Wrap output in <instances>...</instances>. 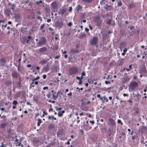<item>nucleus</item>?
I'll return each instance as SVG.
<instances>
[{"label":"nucleus","mask_w":147,"mask_h":147,"mask_svg":"<svg viewBox=\"0 0 147 147\" xmlns=\"http://www.w3.org/2000/svg\"><path fill=\"white\" fill-rule=\"evenodd\" d=\"M94 20L96 23V25L97 26H100L101 25L103 21L102 19L99 16H96L94 18Z\"/></svg>","instance_id":"obj_1"},{"label":"nucleus","mask_w":147,"mask_h":147,"mask_svg":"<svg viewBox=\"0 0 147 147\" xmlns=\"http://www.w3.org/2000/svg\"><path fill=\"white\" fill-rule=\"evenodd\" d=\"M138 86V84L135 82H132L129 83V87L132 90H134Z\"/></svg>","instance_id":"obj_2"},{"label":"nucleus","mask_w":147,"mask_h":147,"mask_svg":"<svg viewBox=\"0 0 147 147\" xmlns=\"http://www.w3.org/2000/svg\"><path fill=\"white\" fill-rule=\"evenodd\" d=\"M51 7L54 12H57L58 7V3L56 1L53 2L51 4Z\"/></svg>","instance_id":"obj_3"},{"label":"nucleus","mask_w":147,"mask_h":147,"mask_svg":"<svg viewBox=\"0 0 147 147\" xmlns=\"http://www.w3.org/2000/svg\"><path fill=\"white\" fill-rule=\"evenodd\" d=\"M46 42V39L45 38L42 37L40 39L39 41L37 43V44L39 46H42L45 45Z\"/></svg>","instance_id":"obj_4"},{"label":"nucleus","mask_w":147,"mask_h":147,"mask_svg":"<svg viewBox=\"0 0 147 147\" xmlns=\"http://www.w3.org/2000/svg\"><path fill=\"white\" fill-rule=\"evenodd\" d=\"M98 41L97 38L96 37H94L91 40L90 44L92 45L95 46L97 43Z\"/></svg>","instance_id":"obj_5"},{"label":"nucleus","mask_w":147,"mask_h":147,"mask_svg":"<svg viewBox=\"0 0 147 147\" xmlns=\"http://www.w3.org/2000/svg\"><path fill=\"white\" fill-rule=\"evenodd\" d=\"M78 71V69L76 67H73L71 68L69 70L70 73L71 75L76 74Z\"/></svg>","instance_id":"obj_6"},{"label":"nucleus","mask_w":147,"mask_h":147,"mask_svg":"<svg viewBox=\"0 0 147 147\" xmlns=\"http://www.w3.org/2000/svg\"><path fill=\"white\" fill-rule=\"evenodd\" d=\"M109 123V125L114 126L116 125V123L114 120L111 118H109L108 120Z\"/></svg>","instance_id":"obj_7"},{"label":"nucleus","mask_w":147,"mask_h":147,"mask_svg":"<svg viewBox=\"0 0 147 147\" xmlns=\"http://www.w3.org/2000/svg\"><path fill=\"white\" fill-rule=\"evenodd\" d=\"M11 75L13 78H17L20 76L19 74L16 71L13 72Z\"/></svg>","instance_id":"obj_8"},{"label":"nucleus","mask_w":147,"mask_h":147,"mask_svg":"<svg viewBox=\"0 0 147 147\" xmlns=\"http://www.w3.org/2000/svg\"><path fill=\"white\" fill-rule=\"evenodd\" d=\"M55 25L56 27L61 28L63 25V23L61 21H58L55 23Z\"/></svg>","instance_id":"obj_9"},{"label":"nucleus","mask_w":147,"mask_h":147,"mask_svg":"<svg viewBox=\"0 0 147 147\" xmlns=\"http://www.w3.org/2000/svg\"><path fill=\"white\" fill-rule=\"evenodd\" d=\"M131 79V77L127 76L125 77L123 79L122 82L123 83H125L128 82Z\"/></svg>","instance_id":"obj_10"},{"label":"nucleus","mask_w":147,"mask_h":147,"mask_svg":"<svg viewBox=\"0 0 147 147\" xmlns=\"http://www.w3.org/2000/svg\"><path fill=\"white\" fill-rule=\"evenodd\" d=\"M70 51L71 53H78L79 52L78 50L76 49H72Z\"/></svg>","instance_id":"obj_11"},{"label":"nucleus","mask_w":147,"mask_h":147,"mask_svg":"<svg viewBox=\"0 0 147 147\" xmlns=\"http://www.w3.org/2000/svg\"><path fill=\"white\" fill-rule=\"evenodd\" d=\"M10 13H11V14H12V13H11L10 10H9V9H7L5 11V14L7 16H10Z\"/></svg>","instance_id":"obj_12"},{"label":"nucleus","mask_w":147,"mask_h":147,"mask_svg":"<svg viewBox=\"0 0 147 147\" xmlns=\"http://www.w3.org/2000/svg\"><path fill=\"white\" fill-rule=\"evenodd\" d=\"M47 50V48L44 47L39 49V52H40L42 53L46 51Z\"/></svg>","instance_id":"obj_13"},{"label":"nucleus","mask_w":147,"mask_h":147,"mask_svg":"<svg viewBox=\"0 0 147 147\" xmlns=\"http://www.w3.org/2000/svg\"><path fill=\"white\" fill-rule=\"evenodd\" d=\"M66 10L65 9H60V11L59 12V14L63 15L64 13L65 12Z\"/></svg>","instance_id":"obj_14"},{"label":"nucleus","mask_w":147,"mask_h":147,"mask_svg":"<svg viewBox=\"0 0 147 147\" xmlns=\"http://www.w3.org/2000/svg\"><path fill=\"white\" fill-rule=\"evenodd\" d=\"M7 124L5 123H3L0 124V128L2 129H4L5 128Z\"/></svg>","instance_id":"obj_15"},{"label":"nucleus","mask_w":147,"mask_h":147,"mask_svg":"<svg viewBox=\"0 0 147 147\" xmlns=\"http://www.w3.org/2000/svg\"><path fill=\"white\" fill-rule=\"evenodd\" d=\"M43 70L45 72H47L49 70V66L48 65H47L46 67H44L43 68Z\"/></svg>","instance_id":"obj_16"},{"label":"nucleus","mask_w":147,"mask_h":147,"mask_svg":"<svg viewBox=\"0 0 147 147\" xmlns=\"http://www.w3.org/2000/svg\"><path fill=\"white\" fill-rule=\"evenodd\" d=\"M14 17L16 19L19 20L20 18V16L19 13L14 14Z\"/></svg>","instance_id":"obj_17"},{"label":"nucleus","mask_w":147,"mask_h":147,"mask_svg":"<svg viewBox=\"0 0 147 147\" xmlns=\"http://www.w3.org/2000/svg\"><path fill=\"white\" fill-rule=\"evenodd\" d=\"M53 98L55 100H56L57 98V94H56V92H53Z\"/></svg>","instance_id":"obj_18"},{"label":"nucleus","mask_w":147,"mask_h":147,"mask_svg":"<svg viewBox=\"0 0 147 147\" xmlns=\"http://www.w3.org/2000/svg\"><path fill=\"white\" fill-rule=\"evenodd\" d=\"M82 6L80 5H78L77 6L76 8V10L78 12L79 10L82 8Z\"/></svg>","instance_id":"obj_19"},{"label":"nucleus","mask_w":147,"mask_h":147,"mask_svg":"<svg viewBox=\"0 0 147 147\" xmlns=\"http://www.w3.org/2000/svg\"><path fill=\"white\" fill-rule=\"evenodd\" d=\"M5 84L7 86L11 85L12 84L11 80H7L5 82Z\"/></svg>","instance_id":"obj_20"},{"label":"nucleus","mask_w":147,"mask_h":147,"mask_svg":"<svg viewBox=\"0 0 147 147\" xmlns=\"http://www.w3.org/2000/svg\"><path fill=\"white\" fill-rule=\"evenodd\" d=\"M47 62V61L46 60H42L39 62V63L41 65H44Z\"/></svg>","instance_id":"obj_21"},{"label":"nucleus","mask_w":147,"mask_h":147,"mask_svg":"<svg viewBox=\"0 0 147 147\" xmlns=\"http://www.w3.org/2000/svg\"><path fill=\"white\" fill-rule=\"evenodd\" d=\"M9 6L10 9H11L13 10L14 9L15 7V5L14 4H11Z\"/></svg>","instance_id":"obj_22"},{"label":"nucleus","mask_w":147,"mask_h":147,"mask_svg":"<svg viewBox=\"0 0 147 147\" xmlns=\"http://www.w3.org/2000/svg\"><path fill=\"white\" fill-rule=\"evenodd\" d=\"M94 80L92 78L89 79L88 80V82L90 84H92L93 83Z\"/></svg>","instance_id":"obj_23"},{"label":"nucleus","mask_w":147,"mask_h":147,"mask_svg":"<svg viewBox=\"0 0 147 147\" xmlns=\"http://www.w3.org/2000/svg\"><path fill=\"white\" fill-rule=\"evenodd\" d=\"M129 7L130 8H131L135 7V5L134 3H131L129 4Z\"/></svg>","instance_id":"obj_24"},{"label":"nucleus","mask_w":147,"mask_h":147,"mask_svg":"<svg viewBox=\"0 0 147 147\" xmlns=\"http://www.w3.org/2000/svg\"><path fill=\"white\" fill-rule=\"evenodd\" d=\"M57 97L58 96L61 97V95L62 94V93L61 91L58 92L57 93Z\"/></svg>","instance_id":"obj_25"},{"label":"nucleus","mask_w":147,"mask_h":147,"mask_svg":"<svg viewBox=\"0 0 147 147\" xmlns=\"http://www.w3.org/2000/svg\"><path fill=\"white\" fill-rule=\"evenodd\" d=\"M38 122L37 125L38 126H39L40 125V124L41 123V120L40 119H38Z\"/></svg>","instance_id":"obj_26"},{"label":"nucleus","mask_w":147,"mask_h":147,"mask_svg":"<svg viewBox=\"0 0 147 147\" xmlns=\"http://www.w3.org/2000/svg\"><path fill=\"white\" fill-rule=\"evenodd\" d=\"M52 118L53 119H54L55 120H56L57 119V118H56V117H54V116H48V118L49 119H50L51 118Z\"/></svg>","instance_id":"obj_27"},{"label":"nucleus","mask_w":147,"mask_h":147,"mask_svg":"<svg viewBox=\"0 0 147 147\" xmlns=\"http://www.w3.org/2000/svg\"><path fill=\"white\" fill-rule=\"evenodd\" d=\"M33 141L34 142L37 143V142H38V140L36 138H34L33 139Z\"/></svg>","instance_id":"obj_28"},{"label":"nucleus","mask_w":147,"mask_h":147,"mask_svg":"<svg viewBox=\"0 0 147 147\" xmlns=\"http://www.w3.org/2000/svg\"><path fill=\"white\" fill-rule=\"evenodd\" d=\"M106 99L105 96L102 97L100 98V99L103 102H105V99Z\"/></svg>","instance_id":"obj_29"},{"label":"nucleus","mask_w":147,"mask_h":147,"mask_svg":"<svg viewBox=\"0 0 147 147\" xmlns=\"http://www.w3.org/2000/svg\"><path fill=\"white\" fill-rule=\"evenodd\" d=\"M86 36V34H82L80 36V38H82L83 37H85Z\"/></svg>","instance_id":"obj_30"},{"label":"nucleus","mask_w":147,"mask_h":147,"mask_svg":"<svg viewBox=\"0 0 147 147\" xmlns=\"http://www.w3.org/2000/svg\"><path fill=\"white\" fill-rule=\"evenodd\" d=\"M40 79V77L39 76H37L36 78H34V79H31L32 81H33L34 82L36 80H38Z\"/></svg>","instance_id":"obj_31"},{"label":"nucleus","mask_w":147,"mask_h":147,"mask_svg":"<svg viewBox=\"0 0 147 147\" xmlns=\"http://www.w3.org/2000/svg\"><path fill=\"white\" fill-rule=\"evenodd\" d=\"M83 1L86 3H90L92 2L93 0H83Z\"/></svg>","instance_id":"obj_32"},{"label":"nucleus","mask_w":147,"mask_h":147,"mask_svg":"<svg viewBox=\"0 0 147 147\" xmlns=\"http://www.w3.org/2000/svg\"><path fill=\"white\" fill-rule=\"evenodd\" d=\"M12 103L13 104V105H16L18 103V102H17V101L16 100H14L12 102Z\"/></svg>","instance_id":"obj_33"},{"label":"nucleus","mask_w":147,"mask_h":147,"mask_svg":"<svg viewBox=\"0 0 147 147\" xmlns=\"http://www.w3.org/2000/svg\"><path fill=\"white\" fill-rule=\"evenodd\" d=\"M58 115L59 117H61L63 116V114L61 113V111H60L58 113Z\"/></svg>","instance_id":"obj_34"},{"label":"nucleus","mask_w":147,"mask_h":147,"mask_svg":"<svg viewBox=\"0 0 147 147\" xmlns=\"http://www.w3.org/2000/svg\"><path fill=\"white\" fill-rule=\"evenodd\" d=\"M55 39L56 40H57L59 39V36L58 34H55Z\"/></svg>","instance_id":"obj_35"},{"label":"nucleus","mask_w":147,"mask_h":147,"mask_svg":"<svg viewBox=\"0 0 147 147\" xmlns=\"http://www.w3.org/2000/svg\"><path fill=\"white\" fill-rule=\"evenodd\" d=\"M1 61L2 63H5L6 62V60L4 58H2L1 59Z\"/></svg>","instance_id":"obj_36"},{"label":"nucleus","mask_w":147,"mask_h":147,"mask_svg":"<svg viewBox=\"0 0 147 147\" xmlns=\"http://www.w3.org/2000/svg\"><path fill=\"white\" fill-rule=\"evenodd\" d=\"M7 26V24H6L5 25H3V24L2 25V29L4 30V28H5Z\"/></svg>","instance_id":"obj_37"},{"label":"nucleus","mask_w":147,"mask_h":147,"mask_svg":"<svg viewBox=\"0 0 147 147\" xmlns=\"http://www.w3.org/2000/svg\"><path fill=\"white\" fill-rule=\"evenodd\" d=\"M34 82L33 81H32V83L30 85L31 87H34Z\"/></svg>","instance_id":"obj_38"},{"label":"nucleus","mask_w":147,"mask_h":147,"mask_svg":"<svg viewBox=\"0 0 147 147\" xmlns=\"http://www.w3.org/2000/svg\"><path fill=\"white\" fill-rule=\"evenodd\" d=\"M37 19L38 20H39L40 22H41L42 21V19L41 17H40L39 16H38L37 17Z\"/></svg>","instance_id":"obj_39"},{"label":"nucleus","mask_w":147,"mask_h":147,"mask_svg":"<svg viewBox=\"0 0 147 147\" xmlns=\"http://www.w3.org/2000/svg\"><path fill=\"white\" fill-rule=\"evenodd\" d=\"M105 0H101L100 1V4L101 5H102L105 4Z\"/></svg>","instance_id":"obj_40"},{"label":"nucleus","mask_w":147,"mask_h":147,"mask_svg":"<svg viewBox=\"0 0 147 147\" xmlns=\"http://www.w3.org/2000/svg\"><path fill=\"white\" fill-rule=\"evenodd\" d=\"M26 38L25 39L24 38L22 40V43L23 44H25V42H26Z\"/></svg>","instance_id":"obj_41"},{"label":"nucleus","mask_w":147,"mask_h":147,"mask_svg":"<svg viewBox=\"0 0 147 147\" xmlns=\"http://www.w3.org/2000/svg\"><path fill=\"white\" fill-rule=\"evenodd\" d=\"M44 25H45V24H43L42 25H41V26H40V30H42V29L44 28Z\"/></svg>","instance_id":"obj_42"},{"label":"nucleus","mask_w":147,"mask_h":147,"mask_svg":"<svg viewBox=\"0 0 147 147\" xmlns=\"http://www.w3.org/2000/svg\"><path fill=\"white\" fill-rule=\"evenodd\" d=\"M109 136H110L111 135V130L110 129H109Z\"/></svg>","instance_id":"obj_43"},{"label":"nucleus","mask_w":147,"mask_h":147,"mask_svg":"<svg viewBox=\"0 0 147 147\" xmlns=\"http://www.w3.org/2000/svg\"><path fill=\"white\" fill-rule=\"evenodd\" d=\"M54 127V125L53 124H50L49 126V129H51L53 128Z\"/></svg>","instance_id":"obj_44"},{"label":"nucleus","mask_w":147,"mask_h":147,"mask_svg":"<svg viewBox=\"0 0 147 147\" xmlns=\"http://www.w3.org/2000/svg\"><path fill=\"white\" fill-rule=\"evenodd\" d=\"M117 122L118 123H120L121 125H122L123 123L121 122V121L120 119H118Z\"/></svg>","instance_id":"obj_45"},{"label":"nucleus","mask_w":147,"mask_h":147,"mask_svg":"<svg viewBox=\"0 0 147 147\" xmlns=\"http://www.w3.org/2000/svg\"><path fill=\"white\" fill-rule=\"evenodd\" d=\"M19 141V140H18L16 139V142H17L18 143V145H17L16 146H20V143H19V142H18Z\"/></svg>","instance_id":"obj_46"},{"label":"nucleus","mask_w":147,"mask_h":147,"mask_svg":"<svg viewBox=\"0 0 147 147\" xmlns=\"http://www.w3.org/2000/svg\"><path fill=\"white\" fill-rule=\"evenodd\" d=\"M1 118L2 119H4L5 120L6 116L4 115H3L2 116H1Z\"/></svg>","instance_id":"obj_47"},{"label":"nucleus","mask_w":147,"mask_h":147,"mask_svg":"<svg viewBox=\"0 0 147 147\" xmlns=\"http://www.w3.org/2000/svg\"><path fill=\"white\" fill-rule=\"evenodd\" d=\"M80 46L79 44H77L76 45V47L77 49H78L79 47Z\"/></svg>","instance_id":"obj_48"},{"label":"nucleus","mask_w":147,"mask_h":147,"mask_svg":"<svg viewBox=\"0 0 147 147\" xmlns=\"http://www.w3.org/2000/svg\"><path fill=\"white\" fill-rule=\"evenodd\" d=\"M26 42L28 43L29 44L30 43V40L26 38Z\"/></svg>","instance_id":"obj_49"},{"label":"nucleus","mask_w":147,"mask_h":147,"mask_svg":"<svg viewBox=\"0 0 147 147\" xmlns=\"http://www.w3.org/2000/svg\"><path fill=\"white\" fill-rule=\"evenodd\" d=\"M55 108L57 111L58 110H61L62 109L61 108V107L58 108L57 107H55Z\"/></svg>","instance_id":"obj_50"},{"label":"nucleus","mask_w":147,"mask_h":147,"mask_svg":"<svg viewBox=\"0 0 147 147\" xmlns=\"http://www.w3.org/2000/svg\"><path fill=\"white\" fill-rule=\"evenodd\" d=\"M51 96V94L50 93H48V94L47 95V96L48 98H50Z\"/></svg>","instance_id":"obj_51"},{"label":"nucleus","mask_w":147,"mask_h":147,"mask_svg":"<svg viewBox=\"0 0 147 147\" xmlns=\"http://www.w3.org/2000/svg\"><path fill=\"white\" fill-rule=\"evenodd\" d=\"M42 2V1L41 0H40L39 1H37L36 2V3L38 4H39L40 3H41Z\"/></svg>","instance_id":"obj_52"},{"label":"nucleus","mask_w":147,"mask_h":147,"mask_svg":"<svg viewBox=\"0 0 147 147\" xmlns=\"http://www.w3.org/2000/svg\"><path fill=\"white\" fill-rule=\"evenodd\" d=\"M31 38H32V37L31 36H28L27 38L29 40H30L31 39Z\"/></svg>","instance_id":"obj_53"},{"label":"nucleus","mask_w":147,"mask_h":147,"mask_svg":"<svg viewBox=\"0 0 147 147\" xmlns=\"http://www.w3.org/2000/svg\"><path fill=\"white\" fill-rule=\"evenodd\" d=\"M67 25L69 26H71L72 25V23L71 22H70Z\"/></svg>","instance_id":"obj_54"},{"label":"nucleus","mask_w":147,"mask_h":147,"mask_svg":"<svg viewBox=\"0 0 147 147\" xmlns=\"http://www.w3.org/2000/svg\"><path fill=\"white\" fill-rule=\"evenodd\" d=\"M107 23L108 24H111V21L110 20H109L107 21Z\"/></svg>","instance_id":"obj_55"},{"label":"nucleus","mask_w":147,"mask_h":147,"mask_svg":"<svg viewBox=\"0 0 147 147\" xmlns=\"http://www.w3.org/2000/svg\"><path fill=\"white\" fill-rule=\"evenodd\" d=\"M85 15L84 14H83L81 16V18H84L85 17Z\"/></svg>","instance_id":"obj_56"},{"label":"nucleus","mask_w":147,"mask_h":147,"mask_svg":"<svg viewBox=\"0 0 147 147\" xmlns=\"http://www.w3.org/2000/svg\"><path fill=\"white\" fill-rule=\"evenodd\" d=\"M123 95L124 96H127V97L128 96V94H127L124 93L123 94Z\"/></svg>","instance_id":"obj_57"},{"label":"nucleus","mask_w":147,"mask_h":147,"mask_svg":"<svg viewBox=\"0 0 147 147\" xmlns=\"http://www.w3.org/2000/svg\"><path fill=\"white\" fill-rule=\"evenodd\" d=\"M105 83L106 84H110L111 82H109L107 81H106L105 82Z\"/></svg>","instance_id":"obj_58"},{"label":"nucleus","mask_w":147,"mask_h":147,"mask_svg":"<svg viewBox=\"0 0 147 147\" xmlns=\"http://www.w3.org/2000/svg\"><path fill=\"white\" fill-rule=\"evenodd\" d=\"M82 84V80H80V82L78 83V84L79 85H81Z\"/></svg>","instance_id":"obj_59"},{"label":"nucleus","mask_w":147,"mask_h":147,"mask_svg":"<svg viewBox=\"0 0 147 147\" xmlns=\"http://www.w3.org/2000/svg\"><path fill=\"white\" fill-rule=\"evenodd\" d=\"M48 89V87L47 86L44 87L43 88V89L44 90H45L46 89Z\"/></svg>","instance_id":"obj_60"},{"label":"nucleus","mask_w":147,"mask_h":147,"mask_svg":"<svg viewBox=\"0 0 147 147\" xmlns=\"http://www.w3.org/2000/svg\"><path fill=\"white\" fill-rule=\"evenodd\" d=\"M49 30L51 31H53V29L51 27H49Z\"/></svg>","instance_id":"obj_61"},{"label":"nucleus","mask_w":147,"mask_h":147,"mask_svg":"<svg viewBox=\"0 0 147 147\" xmlns=\"http://www.w3.org/2000/svg\"><path fill=\"white\" fill-rule=\"evenodd\" d=\"M47 77V76L46 75H43V78L44 79H45Z\"/></svg>","instance_id":"obj_62"},{"label":"nucleus","mask_w":147,"mask_h":147,"mask_svg":"<svg viewBox=\"0 0 147 147\" xmlns=\"http://www.w3.org/2000/svg\"><path fill=\"white\" fill-rule=\"evenodd\" d=\"M125 69H126V68H124L122 70H121L120 71V72H123L125 71Z\"/></svg>","instance_id":"obj_63"},{"label":"nucleus","mask_w":147,"mask_h":147,"mask_svg":"<svg viewBox=\"0 0 147 147\" xmlns=\"http://www.w3.org/2000/svg\"><path fill=\"white\" fill-rule=\"evenodd\" d=\"M89 27L90 29V30H91L92 29H93L92 27L91 26V25L90 24H89Z\"/></svg>","instance_id":"obj_64"}]
</instances>
